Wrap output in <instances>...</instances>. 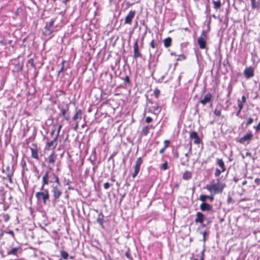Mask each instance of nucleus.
I'll return each mask as SVG.
<instances>
[{
	"instance_id": "obj_1",
	"label": "nucleus",
	"mask_w": 260,
	"mask_h": 260,
	"mask_svg": "<svg viewBox=\"0 0 260 260\" xmlns=\"http://www.w3.org/2000/svg\"><path fill=\"white\" fill-rule=\"evenodd\" d=\"M49 178H51V175H50L49 171H46L42 178V186L41 190L43 191H39L36 192V197L38 201L43 200L44 204H46L47 200L49 198V190L47 189H45L44 186L48 185L49 183Z\"/></svg>"
},
{
	"instance_id": "obj_2",
	"label": "nucleus",
	"mask_w": 260,
	"mask_h": 260,
	"mask_svg": "<svg viewBox=\"0 0 260 260\" xmlns=\"http://www.w3.org/2000/svg\"><path fill=\"white\" fill-rule=\"evenodd\" d=\"M50 175H51V178L54 179V181H49L50 183H52L51 186V191L53 193V201L57 202L58 201L59 198L62 194V190L61 189V185L60 184L59 179L57 175H55L54 173H50Z\"/></svg>"
},
{
	"instance_id": "obj_3",
	"label": "nucleus",
	"mask_w": 260,
	"mask_h": 260,
	"mask_svg": "<svg viewBox=\"0 0 260 260\" xmlns=\"http://www.w3.org/2000/svg\"><path fill=\"white\" fill-rule=\"evenodd\" d=\"M225 184L222 183L219 179H212L210 184L206 185L205 188L213 194H219L222 192Z\"/></svg>"
},
{
	"instance_id": "obj_4",
	"label": "nucleus",
	"mask_w": 260,
	"mask_h": 260,
	"mask_svg": "<svg viewBox=\"0 0 260 260\" xmlns=\"http://www.w3.org/2000/svg\"><path fill=\"white\" fill-rule=\"evenodd\" d=\"M147 104L148 106V112L153 114L157 117L161 111V107L157 103L154 102L151 99L147 100Z\"/></svg>"
},
{
	"instance_id": "obj_5",
	"label": "nucleus",
	"mask_w": 260,
	"mask_h": 260,
	"mask_svg": "<svg viewBox=\"0 0 260 260\" xmlns=\"http://www.w3.org/2000/svg\"><path fill=\"white\" fill-rule=\"evenodd\" d=\"M207 34L206 31L203 30L202 32L201 35L198 38L197 40L198 44L201 49H205L206 48V39Z\"/></svg>"
},
{
	"instance_id": "obj_6",
	"label": "nucleus",
	"mask_w": 260,
	"mask_h": 260,
	"mask_svg": "<svg viewBox=\"0 0 260 260\" xmlns=\"http://www.w3.org/2000/svg\"><path fill=\"white\" fill-rule=\"evenodd\" d=\"M143 162V159L142 157H139L137 159L135 165L134 167V171L132 174V177L135 178L139 174L140 171V167Z\"/></svg>"
},
{
	"instance_id": "obj_7",
	"label": "nucleus",
	"mask_w": 260,
	"mask_h": 260,
	"mask_svg": "<svg viewBox=\"0 0 260 260\" xmlns=\"http://www.w3.org/2000/svg\"><path fill=\"white\" fill-rule=\"evenodd\" d=\"M136 12L135 10H131L125 17L124 24L131 25L132 21L135 16Z\"/></svg>"
},
{
	"instance_id": "obj_8",
	"label": "nucleus",
	"mask_w": 260,
	"mask_h": 260,
	"mask_svg": "<svg viewBox=\"0 0 260 260\" xmlns=\"http://www.w3.org/2000/svg\"><path fill=\"white\" fill-rule=\"evenodd\" d=\"M134 58H141L142 57V54L139 51V47L138 45V39H137L134 44Z\"/></svg>"
},
{
	"instance_id": "obj_9",
	"label": "nucleus",
	"mask_w": 260,
	"mask_h": 260,
	"mask_svg": "<svg viewBox=\"0 0 260 260\" xmlns=\"http://www.w3.org/2000/svg\"><path fill=\"white\" fill-rule=\"evenodd\" d=\"M189 138L193 140V143L196 145L200 144L202 141L198 133L195 131H191L189 133Z\"/></svg>"
},
{
	"instance_id": "obj_10",
	"label": "nucleus",
	"mask_w": 260,
	"mask_h": 260,
	"mask_svg": "<svg viewBox=\"0 0 260 260\" xmlns=\"http://www.w3.org/2000/svg\"><path fill=\"white\" fill-rule=\"evenodd\" d=\"M253 137V135L251 132H250L243 137L240 138L239 142L241 144H244L245 142H247V144L251 140Z\"/></svg>"
},
{
	"instance_id": "obj_11",
	"label": "nucleus",
	"mask_w": 260,
	"mask_h": 260,
	"mask_svg": "<svg viewBox=\"0 0 260 260\" xmlns=\"http://www.w3.org/2000/svg\"><path fill=\"white\" fill-rule=\"evenodd\" d=\"M244 75L247 79H249L254 76V69L251 67L246 68L244 71Z\"/></svg>"
},
{
	"instance_id": "obj_12",
	"label": "nucleus",
	"mask_w": 260,
	"mask_h": 260,
	"mask_svg": "<svg viewBox=\"0 0 260 260\" xmlns=\"http://www.w3.org/2000/svg\"><path fill=\"white\" fill-rule=\"evenodd\" d=\"M212 95L211 93H207L203 98V99L200 101V103L203 106L206 105L207 104L211 102Z\"/></svg>"
},
{
	"instance_id": "obj_13",
	"label": "nucleus",
	"mask_w": 260,
	"mask_h": 260,
	"mask_svg": "<svg viewBox=\"0 0 260 260\" xmlns=\"http://www.w3.org/2000/svg\"><path fill=\"white\" fill-rule=\"evenodd\" d=\"M200 209L202 211H211L212 210V206L208 203H202L200 206Z\"/></svg>"
},
{
	"instance_id": "obj_14",
	"label": "nucleus",
	"mask_w": 260,
	"mask_h": 260,
	"mask_svg": "<svg viewBox=\"0 0 260 260\" xmlns=\"http://www.w3.org/2000/svg\"><path fill=\"white\" fill-rule=\"evenodd\" d=\"M205 218V216L201 212H198L196 214V218L195 219V222L196 223H200L201 224H203L204 222Z\"/></svg>"
},
{
	"instance_id": "obj_15",
	"label": "nucleus",
	"mask_w": 260,
	"mask_h": 260,
	"mask_svg": "<svg viewBox=\"0 0 260 260\" xmlns=\"http://www.w3.org/2000/svg\"><path fill=\"white\" fill-rule=\"evenodd\" d=\"M189 161V157L188 153H185L184 154V157L181 158V164L182 166H188Z\"/></svg>"
},
{
	"instance_id": "obj_16",
	"label": "nucleus",
	"mask_w": 260,
	"mask_h": 260,
	"mask_svg": "<svg viewBox=\"0 0 260 260\" xmlns=\"http://www.w3.org/2000/svg\"><path fill=\"white\" fill-rule=\"evenodd\" d=\"M251 3V8L253 10L260 9V0H250Z\"/></svg>"
},
{
	"instance_id": "obj_17",
	"label": "nucleus",
	"mask_w": 260,
	"mask_h": 260,
	"mask_svg": "<svg viewBox=\"0 0 260 260\" xmlns=\"http://www.w3.org/2000/svg\"><path fill=\"white\" fill-rule=\"evenodd\" d=\"M45 139H46L47 140V146H46V149L47 150H49L51 149V148L52 147H53L54 143V142H55L57 140V138L55 137L54 138H53V140L50 141H48V138H45Z\"/></svg>"
},
{
	"instance_id": "obj_18",
	"label": "nucleus",
	"mask_w": 260,
	"mask_h": 260,
	"mask_svg": "<svg viewBox=\"0 0 260 260\" xmlns=\"http://www.w3.org/2000/svg\"><path fill=\"white\" fill-rule=\"evenodd\" d=\"M53 32L52 27H49L46 25L44 27L43 33L45 36H51Z\"/></svg>"
},
{
	"instance_id": "obj_19",
	"label": "nucleus",
	"mask_w": 260,
	"mask_h": 260,
	"mask_svg": "<svg viewBox=\"0 0 260 260\" xmlns=\"http://www.w3.org/2000/svg\"><path fill=\"white\" fill-rule=\"evenodd\" d=\"M216 163L222 171H225L226 167L223 160L221 158H217Z\"/></svg>"
},
{
	"instance_id": "obj_20",
	"label": "nucleus",
	"mask_w": 260,
	"mask_h": 260,
	"mask_svg": "<svg viewBox=\"0 0 260 260\" xmlns=\"http://www.w3.org/2000/svg\"><path fill=\"white\" fill-rule=\"evenodd\" d=\"M192 177V173L190 171H185L182 175V178L184 180H187L191 179Z\"/></svg>"
},
{
	"instance_id": "obj_21",
	"label": "nucleus",
	"mask_w": 260,
	"mask_h": 260,
	"mask_svg": "<svg viewBox=\"0 0 260 260\" xmlns=\"http://www.w3.org/2000/svg\"><path fill=\"white\" fill-rule=\"evenodd\" d=\"M30 150L31 153V157L34 158L39 159V158L37 149L31 148Z\"/></svg>"
},
{
	"instance_id": "obj_22",
	"label": "nucleus",
	"mask_w": 260,
	"mask_h": 260,
	"mask_svg": "<svg viewBox=\"0 0 260 260\" xmlns=\"http://www.w3.org/2000/svg\"><path fill=\"white\" fill-rule=\"evenodd\" d=\"M221 110H222V106L219 105L216 106V108L215 109L214 111V114L220 117L221 115Z\"/></svg>"
},
{
	"instance_id": "obj_23",
	"label": "nucleus",
	"mask_w": 260,
	"mask_h": 260,
	"mask_svg": "<svg viewBox=\"0 0 260 260\" xmlns=\"http://www.w3.org/2000/svg\"><path fill=\"white\" fill-rule=\"evenodd\" d=\"M172 39L170 37H168L164 40V44L165 47L168 48L171 46Z\"/></svg>"
},
{
	"instance_id": "obj_24",
	"label": "nucleus",
	"mask_w": 260,
	"mask_h": 260,
	"mask_svg": "<svg viewBox=\"0 0 260 260\" xmlns=\"http://www.w3.org/2000/svg\"><path fill=\"white\" fill-rule=\"evenodd\" d=\"M212 2L214 5L213 7L215 9H219L221 7V3L220 0H217V1L212 0Z\"/></svg>"
},
{
	"instance_id": "obj_25",
	"label": "nucleus",
	"mask_w": 260,
	"mask_h": 260,
	"mask_svg": "<svg viewBox=\"0 0 260 260\" xmlns=\"http://www.w3.org/2000/svg\"><path fill=\"white\" fill-rule=\"evenodd\" d=\"M48 162L54 166L55 162V155L54 153H51L48 158Z\"/></svg>"
},
{
	"instance_id": "obj_26",
	"label": "nucleus",
	"mask_w": 260,
	"mask_h": 260,
	"mask_svg": "<svg viewBox=\"0 0 260 260\" xmlns=\"http://www.w3.org/2000/svg\"><path fill=\"white\" fill-rule=\"evenodd\" d=\"M19 248L15 247L12 248L11 250H9L7 252L8 255H16L17 252Z\"/></svg>"
},
{
	"instance_id": "obj_27",
	"label": "nucleus",
	"mask_w": 260,
	"mask_h": 260,
	"mask_svg": "<svg viewBox=\"0 0 260 260\" xmlns=\"http://www.w3.org/2000/svg\"><path fill=\"white\" fill-rule=\"evenodd\" d=\"M149 129L148 128V127L147 126V125L143 127L141 132L142 135L145 136H147L149 133Z\"/></svg>"
},
{
	"instance_id": "obj_28",
	"label": "nucleus",
	"mask_w": 260,
	"mask_h": 260,
	"mask_svg": "<svg viewBox=\"0 0 260 260\" xmlns=\"http://www.w3.org/2000/svg\"><path fill=\"white\" fill-rule=\"evenodd\" d=\"M225 171H222V170L216 168L215 169V171L214 173V175L215 177H219L221 173L224 172Z\"/></svg>"
},
{
	"instance_id": "obj_29",
	"label": "nucleus",
	"mask_w": 260,
	"mask_h": 260,
	"mask_svg": "<svg viewBox=\"0 0 260 260\" xmlns=\"http://www.w3.org/2000/svg\"><path fill=\"white\" fill-rule=\"evenodd\" d=\"M66 62V60H62V61H61V67L60 68V69H59V70L58 71V75H59L61 73L63 72V71H64V63Z\"/></svg>"
},
{
	"instance_id": "obj_30",
	"label": "nucleus",
	"mask_w": 260,
	"mask_h": 260,
	"mask_svg": "<svg viewBox=\"0 0 260 260\" xmlns=\"http://www.w3.org/2000/svg\"><path fill=\"white\" fill-rule=\"evenodd\" d=\"M68 110L66 109H62L61 110V115L64 117L67 120L69 119V117H66V114Z\"/></svg>"
},
{
	"instance_id": "obj_31",
	"label": "nucleus",
	"mask_w": 260,
	"mask_h": 260,
	"mask_svg": "<svg viewBox=\"0 0 260 260\" xmlns=\"http://www.w3.org/2000/svg\"><path fill=\"white\" fill-rule=\"evenodd\" d=\"M208 198V195L201 194L199 197V200L202 202V203H206V199Z\"/></svg>"
},
{
	"instance_id": "obj_32",
	"label": "nucleus",
	"mask_w": 260,
	"mask_h": 260,
	"mask_svg": "<svg viewBox=\"0 0 260 260\" xmlns=\"http://www.w3.org/2000/svg\"><path fill=\"white\" fill-rule=\"evenodd\" d=\"M160 169L164 171H165L168 169V161H165L161 166Z\"/></svg>"
},
{
	"instance_id": "obj_33",
	"label": "nucleus",
	"mask_w": 260,
	"mask_h": 260,
	"mask_svg": "<svg viewBox=\"0 0 260 260\" xmlns=\"http://www.w3.org/2000/svg\"><path fill=\"white\" fill-rule=\"evenodd\" d=\"M160 95V90L158 88L154 89L153 91V95L156 98H158Z\"/></svg>"
},
{
	"instance_id": "obj_34",
	"label": "nucleus",
	"mask_w": 260,
	"mask_h": 260,
	"mask_svg": "<svg viewBox=\"0 0 260 260\" xmlns=\"http://www.w3.org/2000/svg\"><path fill=\"white\" fill-rule=\"evenodd\" d=\"M60 254L61 257L65 259H67L69 256L68 253L65 251H61Z\"/></svg>"
},
{
	"instance_id": "obj_35",
	"label": "nucleus",
	"mask_w": 260,
	"mask_h": 260,
	"mask_svg": "<svg viewBox=\"0 0 260 260\" xmlns=\"http://www.w3.org/2000/svg\"><path fill=\"white\" fill-rule=\"evenodd\" d=\"M186 59V56L182 54L178 55V58L177 59V61H182Z\"/></svg>"
},
{
	"instance_id": "obj_36",
	"label": "nucleus",
	"mask_w": 260,
	"mask_h": 260,
	"mask_svg": "<svg viewBox=\"0 0 260 260\" xmlns=\"http://www.w3.org/2000/svg\"><path fill=\"white\" fill-rule=\"evenodd\" d=\"M7 174H11V175H13V174H14V171L12 169H11L10 166H8L7 167Z\"/></svg>"
},
{
	"instance_id": "obj_37",
	"label": "nucleus",
	"mask_w": 260,
	"mask_h": 260,
	"mask_svg": "<svg viewBox=\"0 0 260 260\" xmlns=\"http://www.w3.org/2000/svg\"><path fill=\"white\" fill-rule=\"evenodd\" d=\"M55 20L51 19L48 23H46V25L49 27H52L54 25Z\"/></svg>"
},
{
	"instance_id": "obj_38",
	"label": "nucleus",
	"mask_w": 260,
	"mask_h": 260,
	"mask_svg": "<svg viewBox=\"0 0 260 260\" xmlns=\"http://www.w3.org/2000/svg\"><path fill=\"white\" fill-rule=\"evenodd\" d=\"M97 222L102 226V227H103L104 220L103 217H99L97 219Z\"/></svg>"
},
{
	"instance_id": "obj_39",
	"label": "nucleus",
	"mask_w": 260,
	"mask_h": 260,
	"mask_svg": "<svg viewBox=\"0 0 260 260\" xmlns=\"http://www.w3.org/2000/svg\"><path fill=\"white\" fill-rule=\"evenodd\" d=\"M81 113V110H78V111L76 112V113L74 115L73 117V120H76L78 118V115L79 114H80Z\"/></svg>"
},
{
	"instance_id": "obj_40",
	"label": "nucleus",
	"mask_w": 260,
	"mask_h": 260,
	"mask_svg": "<svg viewBox=\"0 0 260 260\" xmlns=\"http://www.w3.org/2000/svg\"><path fill=\"white\" fill-rule=\"evenodd\" d=\"M238 108L240 110H242V109L244 107V103H242L240 100H238Z\"/></svg>"
},
{
	"instance_id": "obj_41",
	"label": "nucleus",
	"mask_w": 260,
	"mask_h": 260,
	"mask_svg": "<svg viewBox=\"0 0 260 260\" xmlns=\"http://www.w3.org/2000/svg\"><path fill=\"white\" fill-rule=\"evenodd\" d=\"M150 46L152 48H153V49L155 48L157 46V44H155V43L154 40H153H153L151 41V42H150Z\"/></svg>"
},
{
	"instance_id": "obj_42",
	"label": "nucleus",
	"mask_w": 260,
	"mask_h": 260,
	"mask_svg": "<svg viewBox=\"0 0 260 260\" xmlns=\"http://www.w3.org/2000/svg\"><path fill=\"white\" fill-rule=\"evenodd\" d=\"M253 122V119L251 117H249L246 122V126L250 125Z\"/></svg>"
},
{
	"instance_id": "obj_43",
	"label": "nucleus",
	"mask_w": 260,
	"mask_h": 260,
	"mask_svg": "<svg viewBox=\"0 0 260 260\" xmlns=\"http://www.w3.org/2000/svg\"><path fill=\"white\" fill-rule=\"evenodd\" d=\"M124 81L125 84H129L130 83V79H129V77L128 75L125 76V77L124 79Z\"/></svg>"
},
{
	"instance_id": "obj_44",
	"label": "nucleus",
	"mask_w": 260,
	"mask_h": 260,
	"mask_svg": "<svg viewBox=\"0 0 260 260\" xmlns=\"http://www.w3.org/2000/svg\"><path fill=\"white\" fill-rule=\"evenodd\" d=\"M152 120V118L150 116H147L145 118V122L147 123L151 122Z\"/></svg>"
},
{
	"instance_id": "obj_45",
	"label": "nucleus",
	"mask_w": 260,
	"mask_h": 260,
	"mask_svg": "<svg viewBox=\"0 0 260 260\" xmlns=\"http://www.w3.org/2000/svg\"><path fill=\"white\" fill-rule=\"evenodd\" d=\"M170 143V142L169 140H165V141H164L165 145L164 147H165L166 148H168L169 146Z\"/></svg>"
},
{
	"instance_id": "obj_46",
	"label": "nucleus",
	"mask_w": 260,
	"mask_h": 260,
	"mask_svg": "<svg viewBox=\"0 0 260 260\" xmlns=\"http://www.w3.org/2000/svg\"><path fill=\"white\" fill-rule=\"evenodd\" d=\"M13 175H11V174H7V177L8 178L9 181L10 183H12V182H13V181H12V177H13Z\"/></svg>"
},
{
	"instance_id": "obj_47",
	"label": "nucleus",
	"mask_w": 260,
	"mask_h": 260,
	"mask_svg": "<svg viewBox=\"0 0 260 260\" xmlns=\"http://www.w3.org/2000/svg\"><path fill=\"white\" fill-rule=\"evenodd\" d=\"M61 128H62V125L61 124H60L58 126L57 134H56V136H55V137L58 138L59 134V133H60V129H61Z\"/></svg>"
},
{
	"instance_id": "obj_48",
	"label": "nucleus",
	"mask_w": 260,
	"mask_h": 260,
	"mask_svg": "<svg viewBox=\"0 0 260 260\" xmlns=\"http://www.w3.org/2000/svg\"><path fill=\"white\" fill-rule=\"evenodd\" d=\"M0 83H1L0 89H3V88L4 86V84L5 83V80L4 79H2L0 81Z\"/></svg>"
},
{
	"instance_id": "obj_49",
	"label": "nucleus",
	"mask_w": 260,
	"mask_h": 260,
	"mask_svg": "<svg viewBox=\"0 0 260 260\" xmlns=\"http://www.w3.org/2000/svg\"><path fill=\"white\" fill-rule=\"evenodd\" d=\"M110 184L109 182H106L104 184V187L105 189H107L109 188Z\"/></svg>"
},
{
	"instance_id": "obj_50",
	"label": "nucleus",
	"mask_w": 260,
	"mask_h": 260,
	"mask_svg": "<svg viewBox=\"0 0 260 260\" xmlns=\"http://www.w3.org/2000/svg\"><path fill=\"white\" fill-rule=\"evenodd\" d=\"M6 233H8V234H10V235H11L13 239H15L14 234V232L13 231L9 230V231L6 232Z\"/></svg>"
},
{
	"instance_id": "obj_51",
	"label": "nucleus",
	"mask_w": 260,
	"mask_h": 260,
	"mask_svg": "<svg viewBox=\"0 0 260 260\" xmlns=\"http://www.w3.org/2000/svg\"><path fill=\"white\" fill-rule=\"evenodd\" d=\"M245 156H249L250 157H252V154H251V153L250 152H247L246 153L245 156H244V155H242V158H244Z\"/></svg>"
},
{
	"instance_id": "obj_52",
	"label": "nucleus",
	"mask_w": 260,
	"mask_h": 260,
	"mask_svg": "<svg viewBox=\"0 0 260 260\" xmlns=\"http://www.w3.org/2000/svg\"><path fill=\"white\" fill-rule=\"evenodd\" d=\"M187 146L188 147L189 152H190V153H191V150H192V144H191V143L190 142L188 144H187Z\"/></svg>"
},
{
	"instance_id": "obj_53",
	"label": "nucleus",
	"mask_w": 260,
	"mask_h": 260,
	"mask_svg": "<svg viewBox=\"0 0 260 260\" xmlns=\"http://www.w3.org/2000/svg\"><path fill=\"white\" fill-rule=\"evenodd\" d=\"M213 195H214V194H212V193H211V195H210V196H208V198H207V199H210V200L211 201H213L214 200V197Z\"/></svg>"
},
{
	"instance_id": "obj_54",
	"label": "nucleus",
	"mask_w": 260,
	"mask_h": 260,
	"mask_svg": "<svg viewBox=\"0 0 260 260\" xmlns=\"http://www.w3.org/2000/svg\"><path fill=\"white\" fill-rule=\"evenodd\" d=\"M254 128H255L256 131H257V132L260 131V121L259 122L258 124L255 127H254Z\"/></svg>"
},
{
	"instance_id": "obj_55",
	"label": "nucleus",
	"mask_w": 260,
	"mask_h": 260,
	"mask_svg": "<svg viewBox=\"0 0 260 260\" xmlns=\"http://www.w3.org/2000/svg\"><path fill=\"white\" fill-rule=\"evenodd\" d=\"M240 101L242 102V103H246V97L245 95H243L242 96V99H241V100H240Z\"/></svg>"
},
{
	"instance_id": "obj_56",
	"label": "nucleus",
	"mask_w": 260,
	"mask_h": 260,
	"mask_svg": "<svg viewBox=\"0 0 260 260\" xmlns=\"http://www.w3.org/2000/svg\"><path fill=\"white\" fill-rule=\"evenodd\" d=\"M254 182L257 184L259 185L260 184V179L258 178H257L255 179Z\"/></svg>"
},
{
	"instance_id": "obj_57",
	"label": "nucleus",
	"mask_w": 260,
	"mask_h": 260,
	"mask_svg": "<svg viewBox=\"0 0 260 260\" xmlns=\"http://www.w3.org/2000/svg\"><path fill=\"white\" fill-rule=\"evenodd\" d=\"M147 126L148 127L149 129H154L155 128V126H154L153 124L147 125Z\"/></svg>"
},
{
	"instance_id": "obj_58",
	"label": "nucleus",
	"mask_w": 260,
	"mask_h": 260,
	"mask_svg": "<svg viewBox=\"0 0 260 260\" xmlns=\"http://www.w3.org/2000/svg\"><path fill=\"white\" fill-rule=\"evenodd\" d=\"M232 201V197H230V196H229L228 199V200H227V202H228V203L229 204H230L231 203Z\"/></svg>"
},
{
	"instance_id": "obj_59",
	"label": "nucleus",
	"mask_w": 260,
	"mask_h": 260,
	"mask_svg": "<svg viewBox=\"0 0 260 260\" xmlns=\"http://www.w3.org/2000/svg\"><path fill=\"white\" fill-rule=\"evenodd\" d=\"M167 148H166L165 147H163L162 148H161V149H160L159 150V153H163L164 152V151L166 150Z\"/></svg>"
},
{
	"instance_id": "obj_60",
	"label": "nucleus",
	"mask_w": 260,
	"mask_h": 260,
	"mask_svg": "<svg viewBox=\"0 0 260 260\" xmlns=\"http://www.w3.org/2000/svg\"><path fill=\"white\" fill-rule=\"evenodd\" d=\"M207 234V233L206 232H204L203 233V241H206V235Z\"/></svg>"
},
{
	"instance_id": "obj_61",
	"label": "nucleus",
	"mask_w": 260,
	"mask_h": 260,
	"mask_svg": "<svg viewBox=\"0 0 260 260\" xmlns=\"http://www.w3.org/2000/svg\"><path fill=\"white\" fill-rule=\"evenodd\" d=\"M9 216L8 215H6L5 216V221L7 222L9 219Z\"/></svg>"
},
{
	"instance_id": "obj_62",
	"label": "nucleus",
	"mask_w": 260,
	"mask_h": 260,
	"mask_svg": "<svg viewBox=\"0 0 260 260\" xmlns=\"http://www.w3.org/2000/svg\"><path fill=\"white\" fill-rule=\"evenodd\" d=\"M193 260H204V252H202V256H201L200 259H194Z\"/></svg>"
},
{
	"instance_id": "obj_63",
	"label": "nucleus",
	"mask_w": 260,
	"mask_h": 260,
	"mask_svg": "<svg viewBox=\"0 0 260 260\" xmlns=\"http://www.w3.org/2000/svg\"><path fill=\"white\" fill-rule=\"evenodd\" d=\"M241 111H242V110H240V109H239V110L236 113V116H237L239 117L240 116V113H241Z\"/></svg>"
},
{
	"instance_id": "obj_64",
	"label": "nucleus",
	"mask_w": 260,
	"mask_h": 260,
	"mask_svg": "<svg viewBox=\"0 0 260 260\" xmlns=\"http://www.w3.org/2000/svg\"><path fill=\"white\" fill-rule=\"evenodd\" d=\"M246 184H247V181H246V180H244V181H243L242 182V185L243 186H244V185H246Z\"/></svg>"
}]
</instances>
